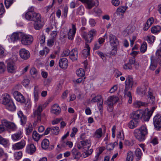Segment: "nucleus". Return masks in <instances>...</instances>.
Here are the masks:
<instances>
[{"label": "nucleus", "mask_w": 161, "mask_h": 161, "mask_svg": "<svg viewBox=\"0 0 161 161\" xmlns=\"http://www.w3.org/2000/svg\"><path fill=\"white\" fill-rule=\"evenodd\" d=\"M23 33L21 32H16L13 33L10 37L11 42H14L21 39Z\"/></svg>", "instance_id": "2eb2a0df"}, {"label": "nucleus", "mask_w": 161, "mask_h": 161, "mask_svg": "<svg viewBox=\"0 0 161 161\" xmlns=\"http://www.w3.org/2000/svg\"><path fill=\"white\" fill-rule=\"evenodd\" d=\"M93 150L92 149H91L89 150H87L86 151H85L82 153V155L84 158H85L91 154L92 153Z\"/></svg>", "instance_id": "5fc2aeb1"}, {"label": "nucleus", "mask_w": 161, "mask_h": 161, "mask_svg": "<svg viewBox=\"0 0 161 161\" xmlns=\"http://www.w3.org/2000/svg\"><path fill=\"white\" fill-rule=\"evenodd\" d=\"M153 123L155 128L159 129L161 128V115H156L153 118Z\"/></svg>", "instance_id": "9d476101"}, {"label": "nucleus", "mask_w": 161, "mask_h": 161, "mask_svg": "<svg viewBox=\"0 0 161 161\" xmlns=\"http://www.w3.org/2000/svg\"><path fill=\"white\" fill-rule=\"evenodd\" d=\"M84 8L82 6L79 7L77 9L76 14L80 15H83L84 14Z\"/></svg>", "instance_id": "49530a36"}, {"label": "nucleus", "mask_w": 161, "mask_h": 161, "mask_svg": "<svg viewBox=\"0 0 161 161\" xmlns=\"http://www.w3.org/2000/svg\"><path fill=\"white\" fill-rule=\"evenodd\" d=\"M103 135L102 129L100 128L97 129L93 134V137L97 139H99Z\"/></svg>", "instance_id": "c85d7f7f"}, {"label": "nucleus", "mask_w": 161, "mask_h": 161, "mask_svg": "<svg viewBox=\"0 0 161 161\" xmlns=\"http://www.w3.org/2000/svg\"><path fill=\"white\" fill-rule=\"evenodd\" d=\"M129 90H131V89L125 88L124 91V96L125 97H127L129 98L128 103L130 104L132 103V99L131 92L129 91Z\"/></svg>", "instance_id": "b1692460"}, {"label": "nucleus", "mask_w": 161, "mask_h": 161, "mask_svg": "<svg viewBox=\"0 0 161 161\" xmlns=\"http://www.w3.org/2000/svg\"><path fill=\"white\" fill-rule=\"evenodd\" d=\"M157 60L154 58V57L153 55L151 57V64L149 68L152 70H154L157 67Z\"/></svg>", "instance_id": "a211bd4d"}, {"label": "nucleus", "mask_w": 161, "mask_h": 161, "mask_svg": "<svg viewBox=\"0 0 161 161\" xmlns=\"http://www.w3.org/2000/svg\"><path fill=\"white\" fill-rule=\"evenodd\" d=\"M133 105L134 107L139 108L142 106H146L147 105V103L142 102L141 101H136L134 102Z\"/></svg>", "instance_id": "c756f323"}, {"label": "nucleus", "mask_w": 161, "mask_h": 161, "mask_svg": "<svg viewBox=\"0 0 161 161\" xmlns=\"http://www.w3.org/2000/svg\"><path fill=\"white\" fill-rule=\"evenodd\" d=\"M146 91V88L145 87L143 88L138 87L137 89L136 90V92L137 93L141 96H143L144 95Z\"/></svg>", "instance_id": "4c0bfd02"}, {"label": "nucleus", "mask_w": 161, "mask_h": 161, "mask_svg": "<svg viewBox=\"0 0 161 161\" xmlns=\"http://www.w3.org/2000/svg\"><path fill=\"white\" fill-rule=\"evenodd\" d=\"M88 35L92 36L93 38L97 35V32L94 29L90 30L87 33Z\"/></svg>", "instance_id": "4d7b16f0"}, {"label": "nucleus", "mask_w": 161, "mask_h": 161, "mask_svg": "<svg viewBox=\"0 0 161 161\" xmlns=\"http://www.w3.org/2000/svg\"><path fill=\"white\" fill-rule=\"evenodd\" d=\"M16 69V66L13 62L10 61L7 63V69L8 72L12 73H15Z\"/></svg>", "instance_id": "4468645a"}, {"label": "nucleus", "mask_w": 161, "mask_h": 161, "mask_svg": "<svg viewBox=\"0 0 161 161\" xmlns=\"http://www.w3.org/2000/svg\"><path fill=\"white\" fill-rule=\"evenodd\" d=\"M30 73L32 77L34 78H38L39 76L38 72L36 69L34 67H33L30 70Z\"/></svg>", "instance_id": "72a5a7b5"}, {"label": "nucleus", "mask_w": 161, "mask_h": 161, "mask_svg": "<svg viewBox=\"0 0 161 161\" xmlns=\"http://www.w3.org/2000/svg\"><path fill=\"white\" fill-rule=\"evenodd\" d=\"M90 47L89 45L86 44L85 47L82 52V55L84 58L87 57L90 54Z\"/></svg>", "instance_id": "393cba45"}, {"label": "nucleus", "mask_w": 161, "mask_h": 161, "mask_svg": "<svg viewBox=\"0 0 161 161\" xmlns=\"http://www.w3.org/2000/svg\"><path fill=\"white\" fill-rule=\"evenodd\" d=\"M76 75L82 77L85 75V72L84 69L82 68H80L77 69L76 72Z\"/></svg>", "instance_id": "3c124183"}, {"label": "nucleus", "mask_w": 161, "mask_h": 161, "mask_svg": "<svg viewBox=\"0 0 161 161\" xmlns=\"http://www.w3.org/2000/svg\"><path fill=\"white\" fill-rule=\"evenodd\" d=\"M147 130L146 125H142L140 128L135 130L134 134L138 140L142 142L145 139V136L147 134Z\"/></svg>", "instance_id": "f257e3e1"}, {"label": "nucleus", "mask_w": 161, "mask_h": 161, "mask_svg": "<svg viewBox=\"0 0 161 161\" xmlns=\"http://www.w3.org/2000/svg\"><path fill=\"white\" fill-rule=\"evenodd\" d=\"M71 25L72 28L69 29L67 34L68 39L71 40H73L76 30L75 25L74 24H72Z\"/></svg>", "instance_id": "6e6552de"}, {"label": "nucleus", "mask_w": 161, "mask_h": 161, "mask_svg": "<svg viewBox=\"0 0 161 161\" xmlns=\"http://www.w3.org/2000/svg\"><path fill=\"white\" fill-rule=\"evenodd\" d=\"M14 158L17 160L20 159L22 156V153L21 151H19L14 153Z\"/></svg>", "instance_id": "680f3d73"}, {"label": "nucleus", "mask_w": 161, "mask_h": 161, "mask_svg": "<svg viewBox=\"0 0 161 161\" xmlns=\"http://www.w3.org/2000/svg\"><path fill=\"white\" fill-rule=\"evenodd\" d=\"M125 88L132 89V87L134 86L135 84L134 83L133 78L131 76L129 75L128 76L125 82Z\"/></svg>", "instance_id": "0eeeda50"}, {"label": "nucleus", "mask_w": 161, "mask_h": 161, "mask_svg": "<svg viewBox=\"0 0 161 161\" xmlns=\"http://www.w3.org/2000/svg\"><path fill=\"white\" fill-rule=\"evenodd\" d=\"M61 112V108L57 104H54L52 107L51 112L52 113L58 115Z\"/></svg>", "instance_id": "412c9836"}, {"label": "nucleus", "mask_w": 161, "mask_h": 161, "mask_svg": "<svg viewBox=\"0 0 161 161\" xmlns=\"http://www.w3.org/2000/svg\"><path fill=\"white\" fill-rule=\"evenodd\" d=\"M117 143L115 142L113 143H111L107 145L106 148L107 150H111L114 149L115 146L117 145Z\"/></svg>", "instance_id": "603ef678"}, {"label": "nucleus", "mask_w": 161, "mask_h": 161, "mask_svg": "<svg viewBox=\"0 0 161 161\" xmlns=\"http://www.w3.org/2000/svg\"><path fill=\"white\" fill-rule=\"evenodd\" d=\"M6 108L10 111H14L16 109V107L13 101L6 105Z\"/></svg>", "instance_id": "7c9ffc66"}, {"label": "nucleus", "mask_w": 161, "mask_h": 161, "mask_svg": "<svg viewBox=\"0 0 161 161\" xmlns=\"http://www.w3.org/2000/svg\"><path fill=\"white\" fill-rule=\"evenodd\" d=\"M13 95L14 97L17 101L21 103L25 102V99L20 92L17 91H15L13 92Z\"/></svg>", "instance_id": "1a4fd4ad"}, {"label": "nucleus", "mask_w": 161, "mask_h": 161, "mask_svg": "<svg viewBox=\"0 0 161 161\" xmlns=\"http://www.w3.org/2000/svg\"><path fill=\"white\" fill-rule=\"evenodd\" d=\"M42 111V106L39 105L38 106L37 109L33 112V116L34 118L37 119L36 121L37 123L40 122L41 120V112Z\"/></svg>", "instance_id": "39448f33"}, {"label": "nucleus", "mask_w": 161, "mask_h": 161, "mask_svg": "<svg viewBox=\"0 0 161 161\" xmlns=\"http://www.w3.org/2000/svg\"><path fill=\"white\" fill-rule=\"evenodd\" d=\"M36 148L35 145L32 144H29L27 145L26 147V152L30 154L34 153L36 151Z\"/></svg>", "instance_id": "aec40b11"}, {"label": "nucleus", "mask_w": 161, "mask_h": 161, "mask_svg": "<svg viewBox=\"0 0 161 161\" xmlns=\"http://www.w3.org/2000/svg\"><path fill=\"white\" fill-rule=\"evenodd\" d=\"M155 39V37L153 36H149L147 37V40L149 43L153 42Z\"/></svg>", "instance_id": "774afa93"}, {"label": "nucleus", "mask_w": 161, "mask_h": 161, "mask_svg": "<svg viewBox=\"0 0 161 161\" xmlns=\"http://www.w3.org/2000/svg\"><path fill=\"white\" fill-rule=\"evenodd\" d=\"M148 97L151 100L152 103L155 101V98L153 95L152 92L151 90H150L148 92Z\"/></svg>", "instance_id": "052dcab7"}, {"label": "nucleus", "mask_w": 161, "mask_h": 161, "mask_svg": "<svg viewBox=\"0 0 161 161\" xmlns=\"http://www.w3.org/2000/svg\"><path fill=\"white\" fill-rule=\"evenodd\" d=\"M23 136V130L19 129L17 132L11 135V137L13 141H16L21 139Z\"/></svg>", "instance_id": "f8f14e48"}, {"label": "nucleus", "mask_w": 161, "mask_h": 161, "mask_svg": "<svg viewBox=\"0 0 161 161\" xmlns=\"http://www.w3.org/2000/svg\"><path fill=\"white\" fill-rule=\"evenodd\" d=\"M7 128L10 129L11 131H15L17 129V127L14 123L10 122Z\"/></svg>", "instance_id": "37998d69"}, {"label": "nucleus", "mask_w": 161, "mask_h": 161, "mask_svg": "<svg viewBox=\"0 0 161 161\" xmlns=\"http://www.w3.org/2000/svg\"><path fill=\"white\" fill-rule=\"evenodd\" d=\"M133 153L131 151H129L127 153V157L125 161H133Z\"/></svg>", "instance_id": "79ce46f5"}, {"label": "nucleus", "mask_w": 161, "mask_h": 161, "mask_svg": "<svg viewBox=\"0 0 161 161\" xmlns=\"http://www.w3.org/2000/svg\"><path fill=\"white\" fill-rule=\"evenodd\" d=\"M33 96L34 101L36 103L39 99V89L37 86H36L34 87Z\"/></svg>", "instance_id": "a878e982"}, {"label": "nucleus", "mask_w": 161, "mask_h": 161, "mask_svg": "<svg viewBox=\"0 0 161 161\" xmlns=\"http://www.w3.org/2000/svg\"><path fill=\"white\" fill-rule=\"evenodd\" d=\"M35 13L30 12L29 13L26 12L24 15L25 18L26 20L31 21L33 19V16L34 15V14Z\"/></svg>", "instance_id": "a19ab883"}, {"label": "nucleus", "mask_w": 161, "mask_h": 161, "mask_svg": "<svg viewBox=\"0 0 161 161\" xmlns=\"http://www.w3.org/2000/svg\"><path fill=\"white\" fill-rule=\"evenodd\" d=\"M78 52L76 49H72L69 54V58L72 61H74L77 59L78 58Z\"/></svg>", "instance_id": "6ab92c4d"}, {"label": "nucleus", "mask_w": 161, "mask_h": 161, "mask_svg": "<svg viewBox=\"0 0 161 161\" xmlns=\"http://www.w3.org/2000/svg\"><path fill=\"white\" fill-rule=\"evenodd\" d=\"M0 144H2L5 147H7L9 145V141L0 135Z\"/></svg>", "instance_id": "e433bc0d"}, {"label": "nucleus", "mask_w": 161, "mask_h": 161, "mask_svg": "<svg viewBox=\"0 0 161 161\" xmlns=\"http://www.w3.org/2000/svg\"><path fill=\"white\" fill-rule=\"evenodd\" d=\"M161 30V27L159 25L153 26L151 29L152 33L154 34L159 32Z\"/></svg>", "instance_id": "c03bdc74"}, {"label": "nucleus", "mask_w": 161, "mask_h": 161, "mask_svg": "<svg viewBox=\"0 0 161 161\" xmlns=\"http://www.w3.org/2000/svg\"><path fill=\"white\" fill-rule=\"evenodd\" d=\"M49 145V141L47 139H44L42 142V147L43 149H47Z\"/></svg>", "instance_id": "58836bf2"}, {"label": "nucleus", "mask_w": 161, "mask_h": 161, "mask_svg": "<svg viewBox=\"0 0 161 161\" xmlns=\"http://www.w3.org/2000/svg\"><path fill=\"white\" fill-rule=\"evenodd\" d=\"M53 3H52L51 5H49L46 7H45L43 9V11L45 13H47L49 10L52 8L53 5V4L55 3L54 0H53Z\"/></svg>", "instance_id": "0e129e2a"}, {"label": "nucleus", "mask_w": 161, "mask_h": 161, "mask_svg": "<svg viewBox=\"0 0 161 161\" xmlns=\"http://www.w3.org/2000/svg\"><path fill=\"white\" fill-rule=\"evenodd\" d=\"M33 19L31 21L35 22H39L41 20V16L40 14L35 13L33 16Z\"/></svg>", "instance_id": "ea45409f"}, {"label": "nucleus", "mask_w": 161, "mask_h": 161, "mask_svg": "<svg viewBox=\"0 0 161 161\" xmlns=\"http://www.w3.org/2000/svg\"><path fill=\"white\" fill-rule=\"evenodd\" d=\"M102 101V96L100 95H97L92 98L90 102L92 103L97 102V103H99Z\"/></svg>", "instance_id": "c9c22d12"}, {"label": "nucleus", "mask_w": 161, "mask_h": 161, "mask_svg": "<svg viewBox=\"0 0 161 161\" xmlns=\"http://www.w3.org/2000/svg\"><path fill=\"white\" fill-rule=\"evenodd\" d=\"M80 139L82 141L78 142L77 145L78 148L81 150L83 151L88 150L91 145V142L89 139L85 140L86 136L84 134H82L80 136Z\"/></svg>", "instance_id": "f03ea898"}, {"label": "nucleus", "mask_w": 161, "mask_h": 161, "mask_svg": "<svg viewBox=\"0 0 161 161\" xmlns=\"http://www.w3.org/2000/svg\"><path fill=\"white\" fill-rule=\"evenodd\" d=\"M41 20L39 22H35L34 24V28L36 30H39L42 27L41 24Z\"/></svg>", "instance_id": "de8ad7c7"}, {"label": "nucleus", "mask_w": 161, "mask_h": 161, "mask_svg": "<svg viewBox=\"0 0 161 161\" xmlns=\"http://www.w3.org/2000/svg\"><path fill=\"white\" fill-rule=\"evenodd\" d=\"M32 137L36 141H38L40 138V136L36 131H33L32 134Z\"/></svg>", "instance_id": "8fccbe9b"}, {"label": "nucleus", "mask_w": 161, "mask_h": 161, "mask_svg": "<svg viewBox=\"0 0 161 161\" xmlns=\"http://www.w3.org/2000/svg\"><path fill=\"white\" fill-rule=\"evenodd\" d=\"M25 142L24 140L14 144L12 145V148L14 150H18L23 148L25 145Z\"/></svg>", "instance_id": "9b49d317"}, {"label": "nucleus", "mask_w": 161, "mask_h": 161, "mask_svg": "<svg viewBox=\"0 0 161 161\" xmlns=\"http://www.w3.org/2000/svg\"><path fill=\"white\" fill-rule=\"evenodd\" d=\"M59 131L60 130L58 127L55 126L51 127V132L54 135H58L59 132Z\"/></svg>", "instance_id": "a18cd8bd"}, {"label": "nucleus", "mask_w": 161, "mask_h": 161, "mask_svg": "<svg viewBox=\"0 0 161 161\" xmlns=\"http://www.w3.org/2000/svg\"><path fill=\"white\" fill-rule=\"evenodd\" d=\"M117 137L118 138L120 139V141L123 140L125 137L123 131H119L117 135Z\"/></svg>", "instance_id": "69168bd1"}, {"label": "nucleus", "mask_w": 161, "mask_h": 161, "mask_svg": "<svg viewBox=\"0 0 161 161\" xmlns=\"http://www.w3.org/2000/svg\"><path fill=\"white\" fill-rule=\"evenodd\" d=\"M33 38L32 36L27 35L23 33L21 38V43L24 45H31L32 42Z\"/></svg>", "instance_id": "20e7f679"}, {"label": "nucleus", "mask_w": 161, "mask_h": 161, "mask_svg": "<svg viewBox=\"0 0 161 161\" xmlns=\"http://www.w3.org/2000/svg\"><path fill=\"white\" fill-rule=\"evenodd\" d=\"M82 36L86 41V43H90L93 40V38L90 36L88 35V34L86 32H83L82 33Z\"/></svg>", "instance_id": "bb28decb"}, {"label": "nucleus", "mask_w": 161, "mask_h": 161, "mask_svg": "<svg viewBox=\"0 0 161 161\" xmlns=\"http://www.w3.org/2000/svg\"><path fill=\"white\" fill-rule=\"evenodd\" d=\"M142 155L141 150L139 148H137L135 152V155L137 158V159L138 160L140 159Z\"/></svg>", "instance_id": "864d4df0"}, {"label": "nucleus", "mask_w": 161, "mask_h": 161, "mask_svg": "<svg viewBox=\"0 0 161 161\" xmlns=\"http://www.w3.org/2000/svg\"><path fill=\"white\" fill-rule=\"evenodd\" d=\"M112 48L110 51L109 54L112 56H114L117 53L118 47H112Z\"/></svg>", "instance_id": "09e8293b"}, {"label": "nucleus", "mask_w": 161, "mask_h": 161, "mask_svg": "<svg viewBox=\"0 0 161 161\" xmlns=\"http://www.w3.org/2000/svg\"><path fill=\"white\" fill-rule=\"evenodd\" d=\"M109 42L111 47H118L119 45V41L116 36L111 34L109 35Z\"/></svg>", "instance_id": "423d86ee"}, {"label": "nucleus", "mask_w": 161, "mask_h": 161, "mask_svg": "<svg viewBox=\"0 0 161 161\" xmlns=\"http://www.w3.org/2000/svg\"><path fill=\"white\" fill-rule=\"evenodd\" d=\"M71 153L75 159H78L80 157V153L76 148H73L71 151Z\"/></svg>", "instance_id": "2f4dec72"}, {"label": "nucleus", "mask_w": 161, "mask_h": 161, "mask_svg": "<svg viewBox=\"0 0 161 161\" xmlns=\"http://www.w3.org/2000/svg\"><path fill=\"white\" fill-rule=\"evenodd\" d=\"M17 114L19 117L20 119L21 125H25L26 121V117L23 115L22 112L21 110L19 111Z\"/></svg>", "instance_id": "cd10ccee"}, {"label": "nucleus", "mask_w": 161, "mask_h": 161, "mask_svg": "<svg viewBox=\"0 0 161 161\" xmlns=\"http://www.w3.org/2000/svg\"><path fill=\"white\" fill-rule=\"evenodd\" d=\"M14 1V0H4V4L6 8H8Z\"/></svg>", "instance_id": "6e6d98bb"}, {"label": "nucleus", "mask_w": 161, "mask_h": 161, "mask_svg": "<svg viewBox=\"0 0 161 161\" xmlns=\"http://www.w3.org/2000/svg\"><path fill=\"white\" fill-rule=\"evenodd\" d=\"M59 64L60 67L62 69H66L68 67V60L66 58H62L60 59Z\"/></svg>", "instance_id": "f3484780"}, {"label": "nucleus", "mask_w": 161, "mask_h": 161, "mask_svg": "<svg viewBox=\"0 0 161 161\" xmlns=\"http://www.w3.org/2000/svg\"><path fill=\"white\" fill-rule=\"evenodd\" d=\"M138 123V120L133 119L129 122L128 127L130 129H134L137 126Z\"/></svg>", "instance_id": "4be33fe9"}, {"label": "nucleus", "mask_w": 161, "mask_h": 161, "mask_svg": "<svg viewBox=\"0 0 161 161\" xmlns=\"http://www.w3.org/2000/svg\"><path fill=\"white\" fill-rule=\"evenodd\" d=\"M152 115V112L150 113L148 108L142 110V118L145 121H148Z\"/></svg>", "instance_id": "dca6fc26"}, {"label": "nucleus", "mask_w": 161, "mask_h": 161, "mask_svg": "<svg viewBox=\"0 0 161 161\" xmlns=\"http://www.w3.org/2000/svg\"><path fill=\"white\" fill-rule=\"evenodd\" d=\"M119 100V97L115 96H112L108 97L106 103L107 105V110L109 112H111L113 110L114 105Z\"/></svg>", "instance_id": "7ed1b4c3"}, {"label": "nucleus", "mask_w": 161, "mask_h": 161, "mask_svg": "<svg viewBox=\"0 0 161 161\" xmlns=\"http://www.w3.org/2000/svg\"><path fill=\"white\" fill-rule=\"evenodd\" d=\"M134 143L135 141L133 140H131L130 141L125 140L124 142L125 145L129 147L132 146Z\"/></svg>", "instance_id": "e2e57ef3"}, {"label": "nucleus", "mask_w": 161, "mask_h": 161, "mask_svg": "<svg viewBox=\"0 0 161 161\" xmlns=\"http://www.w3.org/2000/svg\"><path fill=\"white\" fill-rule=\"evenodd\" d=\"M126 9L125 7L121 6L119 7L117 9V12L118 13H123Z\"/></svg>", "instance_id": "338daca9"}, {"label": "nucleus", "mask_w": 161, "mask_h": 161, "mask_svg": "<svg viewBox=\"0 0 161 161\" xmlns=\"http://www.w3.org/2000/svg\"><path fill=\"white\" fill-rule=\"evenodd\" d=\"M33 130V127L32 125L31 124L28 125L26 129V134L27 135H30L32 132Z\"/></svg>", "instance_id": "13d9d810"}, {"label": "nucleus", "mask_w": 161, "mask_h": 161, "mask_svg": "<svg viewBox=\"0 0 161 161\" xmlns=\"http://www.w3.org/2000/svg\"><path fill=\"white\" fill-rule=\"evenodd\" d=\"M147 46L146 42H143L142 44L140 47L141 52L143 53L145 52L147 50Z\"/></svg>", "instance_id": "bf43d9fd"}, {"label": "nucleus", "mask_w": 161, "mask_h": 161, "mask_svg": "<svg viewBox=\"0 0 161 161\" xmlns=\"http://www.w3.org/2000/svg\"><path fill=\"white\" fill-rule=\"evenodd\" d=\"M19 55L23 59L26 60L30 56V53L29 51L25 48H22L19 50Z\"/></svg>", "instance_id": "ddd939ff"}, {"label": "nucleus", "mask_w": 161, "mask_h": 161, "mask_svg": "<svg viewBox=\"0 0 161 161\" xmlns=\"http://www.w3.org/2000/svg\"><path fill=\"white\" fill-rule=\"evenodd\" d=\"M86 4V7L88 9H91L94 5V3L92 0H86L84 2Z\"/></svg>", "instance_id": "f704fd0d"}, {"label": "nucleus", "mask_w": 161, "mask_h": 161, "mask_svg": "<svg viewBox=\"0 0 161 161\" xmlns=\"http://www.w3.org/2000/svg\"><path fill=\"white\" fill-rule=\"evenodd\" d=\"M12 101V100L11 99L9 95L8 94H6L4 95L3 99L2 102L3 104L6 105Z\"/></svg>", "instance_id": "473e14b6"}, {"label": "nucleus", "mask_w": 161, "mask_h": 161, "mask_svg": "<svg viewBox=\"0 0 161 161\" xmlns=\"http://www.w3.org/2000/svg\"><path fill=\"white\" fill-rule=\"evenodd\" d=\"M133 118L138 120L139 118H142V110H138L135 112H134L132 114Z\"/></svg>", "instance_id": "5701e85b"}]
</instances>
